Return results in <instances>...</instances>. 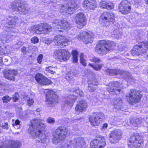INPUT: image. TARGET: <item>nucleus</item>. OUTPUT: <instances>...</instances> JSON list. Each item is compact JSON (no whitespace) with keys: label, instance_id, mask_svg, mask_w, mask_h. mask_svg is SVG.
Instances as JSON below:
<instances>
[{"label":"nucleus","instance_id":"obj_1","mask_svg":"<svg viewBox=\"0 0 148 148\" xmlns=\"http://www.w3.org/2000/svg\"><path fill=\"white\" fill-rule=\"evenodd\" d=\"M45 126L44 120L35 119L31 121L28 131L32 138H35L38 136V141L45 144L47 140V137L43 133V130Z\"/></svg>","mask_w":148,"mask_h":148},{"label":"nucleus","instance_id":"obj_2","mask_svg":"<svg viewBox=\"0 0 148 148\" xmlns=\"http://www.w3.org/2000/svg\"><path fill=\"white\" fill-rule=\"evenodd\" d=\"M115 43L108 40H101L99 42L95 48L96 52L101 55H106L109 51L115 48Z\"/></svg>","mask_w":148,"mask_h":148},{"label":"nucleus","instance_id":"obj_3","mask_svg":"<svg viewBox=\"0 0 148 148\" xmlns=\"http://www.w3.org/2000/svg\"><path fill=\"white\" fill-rule=\"evenodd\" d=\"M85 143L84 138L77 137L64 141L60 146H58L56 148H82Z\"/></svg>","mask_w":148,"mask_h":148},{"label":"nucleus","instance_id":"obj_4","mask_svg":"<svg viewBox=\"0 0 148 148\" xmlns=\"http://www.w3.org/2000/svg\"><path fill=\"white\" fill-rule=\"evenodd\" d=\"M67 131L66 127L64 126H60L54 131L52 134L53 144L57 145L64 140L66 137Z\"/></svg>","mask_w":148,"mask_h":148},{"label":"nucleus","instance_id":"obj_5","mask_svg":"<svg viewBox=\"0 0 148 148\" xmlns=\"http://www.w3.org/2000/svg\"><path fill=\"white\" fill-rule=\"evenodd\" d=\"M143 143V137L140 134L134 133L131 136L128 145L129 148H139Z\"/></svg>","mask_w":148,"mask_h":148},{"label":"nucleus","instance_id":"obj_6","mask_svg":"<svg viewBox=\"0 0 148 148\" xmlns=\"http://www.w3.org/2000/svg\"><path fill=\"white\" fill-rule=\"evenodd\" d=\"M142 97L141 92L137 90H131L126 96L128 102L132 105L139 102Z\"/></svg>","mask_w":148,"mask_h":148},{"label":"nucleus","instance_id":"obj_7","mask_svg":"<svg viewBox=\"0 0 148 148\" xmlns=\"http://www.w3.org/2000/svg\"><path fill=\"white\" fill-rule=\"evenodd\" d=\"M52 27L49 24L46 23H41L32 26L29 29L32 33H38L47 34L51 31Z\"/></svg>","mask_w":148,"mask_h":148},{"label":"nucleus","instance_id":"obj_8","mask_svg":"<svg viewBox=\"0 0 148 148\" xmlns=\"http://www.w3.org/2000/svg\"><path fill=\"white\" fill-rule=\"evenodd\" d=\"M79 7V5L73 0L68 1L67 4L62 5L60 9L61 13L64 14L67 13L71 14L73 12V10H76Z\"/></svg>","mask_w":148,"mask_h":148},{"label":"nucleus","instance_id":"obj_9","mask_svg":"<svg viewBox=\"0 0 148 148\" xmlns=\"http://www.w3.org/2000/svg\"><path fill=\"white\" fill-rule=\"evenodd\" d=\"M148 48V42H140L131 50V54L133 56H137L145 53Z\"/></svg>","mask_w":148,"mask_h":148},{"label":"nucleus","instance_id":"obj_10","mask_svg":"<svg viewBox=\"0 0 148 148\" xmlns=\"http://www.w3.org/2000/svg\"><path fill=\"white\" fill-rule=\"evenodd\" d=\"M11 8L14 10L18 11L22 14H27L29 10V8L27 4L22 3L13 2L11 4Z\"/></svg>","mask_w":148,"mask_h":148},{"label":"nucleus","instance_id":"obj_11","mask_svg":"<svg viewBox=\"0 0 148 148\" xmlns=\"http://www.w3.org/2000/svg\"><path fill=\"white\" fill-rule=\"evenodd\" d=\"M105 71L106 72L107 74L111 75H123L125 77H126V79L127 82H135V79L132 78L131 75H129V74H127L124 71L116 69H105Z\"/></svg>","mask_w":148,"mask_h":148},{"label":"nucleus","instance_id":"obj_12","mask_svg":"<svg viewBox=\"0 0 148 148\" xmlns=\"http://www.w3.org/2000/svg\"><path fill=\"white\" fill-rule=\"evenodd\" d=\"M70 56V53L68 51L61 49L56 50L54 54L55 58L60 62L69 59Z\"/></svg>","mask_w":148,"mask_h":148},{"label":"nucleus","instance_id":"obj_13","mask_svg":"<svg viewBox=\"0 0 148 148\" xmlns=\"http://www.w3.org/2000/svg\"><path fill=\"white\" fill-rule=\"evenodd\" d=\"M115 14L114 12H104L100 16L99 21L101 23L108 22L113 23L115 21Z\"/></svg>","mask_w":148,"mask_h":148},{"label":"nucleus","instance_id":"obj_14","mask_svg":"<svg viewBox=\"0 0 148 148\" xmlns=\"http://www.w3.org/2000/svg\"><path fill=\"white\" fill-rule=\"evenodd\" d=\"M104 115L100 112H96L93 113V115L89 118V120L91 124L94 126H98L100 123L101 119L103 118Z\"/></svg>","mask_w":148,"mask_h":148},{"label":"nucleus","instance_id":"obj_15","mask_svg":"<svg viewBox=\"0 0 148 148\" xmlns=\"http://www.w3.org/2000/svg\"><path fill=\"white\" fill-rule=\"evenodd\" d=\"M119 8L120 12L122 14H127L130 12L131 4L127 1H123L119 4Z\"/></svg>","mask_w":148,"mask_h":148},{"label":"nucleus","instance_id":"obj_16","mask_svg":"<svg viewBox=\"0 0 148 148\" xmlns=\"http://www.w3.org/2000/svg\"><path fill=\"white\" fill-rule=\"evenodd\" d=\"M121 85V84L118 82H111L109 84L107 90L110 94L117 95L121 91V89L118 88Z\"/></svg>","mask_w":148,"mask_h":148},{"label":"nucleus","instance_id":"obj_17","mask_svg":"<svg viewBox=\"0 0 148 148\" xmlns=\"http://www.w3.org/2000/svg\"><path fill=\"white\" fill-rule=\"evenodd\" d=\"M106 145V140L103 137L93 140L90 143L91 148H104Z\"/></svg>","mask_w":148,"mask_h":148},{"label":"nucleus","instance_id":"obj_18","mask_svg":"<svg viewBox=\"0 0 148 148\" xmlns=\"http://www.w3.org/2000/svg\"><path fill=\"white\" fill-rule=\"evenodd\" d=\"M122 133L121 130H115L111 132L109 135V140L112 143H116L121 139Z\"/></svg>","mask_w":148,"mask_h":148},{"label":"nucleus","instance_id":"obj_19","mask_svg":"<svg viewBox=\"0 0 148 148\" xmlns=\"http://www.w3.org/2000/svg\"><path fill=\"white\" fill-rule=\"evenodd\" d=\"M53 23L54 25V27L58 29H68L71 27L70 24L65 20L55 19L53 21Z\"/></svg>","mask_w":148,"mask_h":148},{"label":"nucleus","instance_id":"obj_20","mask_svg":"<svg viewBox=\"0 0 148 148\" xmlns=\"http://www.w3.org/2000/svg\"><path fill=\"white\" fill-rule=\"evenodd\" d=\"M77 38H79L85 44H87L92 42L93 35L91 33L84 32L79 34L77 36Z\"/></svg>","mask_w":148,"mask_h":148},{"label":"nucleus","instance_id":"obj_21","mask_svg":"<svg viewBox=\"0 0 148 148\" xmlns=\"http://www.w3.org/2000/svg\"><path fill=\"white\" fill-rule=\"evenodd\" d=\"M75 22L77 27L81 28L85 25L86 23V16L82 12L77 13L75 17Z\"/></svg>","mask_w":148,"mask_h":148},{"label":"nucleus","instance_id":"obj_22","mask_svg":"<svg viewBox=\"0 0 148 148\" xmlns=\"http://www.w3.org/2000/svg\"><path fill=\"white\" fill-rule=\"evenodd\" d=\"M58 96L52 90L47 92L46 94V101L48 104L51 105L56 103L58 101Z\"/></svg>","mask_w":148,"mask_h":148},{"label":"nucleus","instance_id":"obj_23","mask_svg":"<svg viewBox=\"0 0 148 148\" xmlns=\"http://www.w3.org/2000/svg\"><path fill=\"white\" fill-rule=\"evenodd\" d=\"M53 41L56 45L58 46L61 48L67 45L68 42V40L67 39L60 35L55 36Z\"/></svg>","mask_w":148,"mask_h":148},{"label":"nucleus","instance_id":"obj_24","mask_svg":"<svg viewBox=\"0 0 148 148\" xmlns=\"http://www.w3.org/2000/svg\"><path fill=\"white\" fill-rule=\"evenodd\" d=\"M35 78L36 82L41 85H48L51 82L50 80L39 73L36 75Z\"/></svg>","mask_w":148,"mask_h":148},{"label":"nucleus","instance_id":"obj_25","mask_svg":"<svg viewBox=\"0 0 148 148\" xmlns=\"http://www.w3.org/2000/svg\"><path fill=\"white\" fill-rule=\"evenodd\" d=\"M77 96L73 95H71L68 96L64 103V107L70 109L73 106V103L76 100V97Z\"/></svg>","mask_w":148,"mask_h":148},{"label":"nucleus","instance_id":"obj_26","mask_svg":"<svg viewBox=\"0 0 148 148\" xmlns=\"http://www.w3.org/2000/svg\"><path fill=\"white\" fill-rule=\"evenodd\" d=\"M17 74V71L13 69L6 70L3 72L5 78L13 81L15 80V77Z\"/></svg>","mask_w":148,"mask_h":148},{"label":"nucleus","instance_id":"obj_27","mask_svg":"<svg viewBox=\"0 0 148 148\" xmlns=\"http://www.w3.org/2000/svg\"><path fill=\"white\" fill-rule=\"evenodd\" d=\"M83 7L88 10H93L97 7V4L95 0H85L83 3Z\"/></svg>","mask_w":148,"mask_h":148},{"label":"nucleus","instance_id":"obj_28","mask_svg":"<svg viewBox=\"0 0 148 148\" xmlns=\"http://www.w3.org/2000/svg\"><path fill=\"white\" fill-rule=\"evenodd\" d=\"M88 107V104L85 100L81 101L77 104L75 108V110L78 113H82L86 110Z\"/></svg>","mask_w":148,"mask_h":148},{"label":"nucleus","instance_id":"obj_29","mask_svg":"<svg viewBox=\"0 0 148 148\" xmlns=\"http://www.w3.org/2000/svg\"><path fill=\"white\" fill-rule=\"evenodd\" d=\"M10 21L8 22V24L6 26L7 27V30L8 31H11L14 32V30L15 29V24L17 22V20L18 19L17 17L14 16L11 17L9 16Z\"/></svg>","mask_w":148,"mask_h":148},{"label":"nucleus","instance_id":"obj_30","mask_svg":"<svg viewBox=\"0 0 148 148\" xmlns=\"http://www.w3.org/2000/svg\"><path fill=\"white\" fill-rule=\"evenodd\" d=\"M88 82V90L91 92H94L97 88L98 84V82L95 79H89Z\"/></svg>","mask_w":148,"mask_h":148},{"label":"nucleus","instance_id":"obj_31","mask_svg":"<svg viewBox=\"0 0 148 148\" xmlns=\"http://www.w3.org/2000/svg\"><path fill=\"white\" fill-rule=\"evenodd\" d=\"M100 7L108 10H110L114 8V6L112 3L110 1H102L100 3Z\"/></svg>","mask_w":148,"mask_h":148},{"label":"nucleus","instance_id":"obj_32","mask_svg":"<svg viewBox=\"0 0 148 148\" xmlns=\"http://www.w3.org/2000/svg\"><path fill=\"white\" fill-rule=\"evenodd\" d=\"M8 46H5L3 48L0 46V55H3L9 53L10 52V50ZM2 57L0 55V64H2Z\"/></svg>","mask_w":148,"mask_h":148},{"label":"nucleus","instance_id":"obj_33","mask_svg":"<svg viewBox=\"0 0 148 148\" xmlns=\"http://www.w3.org/2000/svg\"><path fill=\"white\" fill-rule=\"evenodd\" d=\"M114 108L119 110L122 107V101L121 98L118 97L114 99L113 102Z\"/></svg>","mask_w":148,"mask_h":148},{"label":"nucleus","instance_id":"obj_34","mask_svg":"<svg viewBox=\"0 0 148 148\" xmlns=\"http://www.w3.org/2000/svg\"><path fill=\"white\" fill-rule=\"evenodd\" d=\"M76 75V74L73 71H69L66 74V79L68 80H71Z\"/></svg>","mask_w":148,"mask_h":148},{"label":"nucleus","instance_id":"obj_35","mask_svg":"<svg viewBox=\"0 0 148 148\" xmlns=\"http://www.w3.org/2000/svg\"><path fill=\"white\" fill-rule=\"evenodd\" d=\"M130 123L131 124L135 127H136L137 126L139 125L141 123V120L140 119L134 118L131 119H130Z\"/></svg>","mask_w":148,"mask_h":148},{"label":"nucleus","instance_id":"obj_36","mask_svg":"<svg viewBox=\"0 0 148 148\" xmlns=\"http://www.w3.org/2000/svg\"><path fill=\"white\" fill-rule=\"evenodd\" d=\"M103 64H101L95 65L89 63L88 65L92 67L94 70L98 71L101 68Z\"/></svg>","mask_w":148,"mask_h":148},{"label":"nucleus","instance_id":"obj_37","mask_svg":"<svg viewBox=\"0 0 148 148\" xmlns=\"http://www.w3.org/2000/svg\"><path fill=\"white\" fill-rule=\"evenodd\" d=\"M55 67H52L51 66H49L48 67H46L45 69V71L51 73V74H54L56 73V72L53 70Z\"/></svg>","mask_w":148,"mask_h":148},{"label":"nucleus","instance_id":"obj_38","mask_svg":"<svg viewBox=\"0 0 148 148\" xmlns=\"http://www.w3.org/2000/svg\"><path fill=\"white\" fill-rule=\"evenodd\" d=\"M89 61L92 62H93L96 63L101 62V60L98 58L95 57L90 58L89 59Z\"/></svg>","mask_w":148,"mask_h":148},{"label":"nucleus","instance_id":"obj_39","mask_svg":"<svg viewBox=\"0 0 148 148\" xmlns=\"http://www.w3.org/2000/svg\"><path fill=\"white\" fill-rule=\"evenodd\" d=\"M1 38L2 41L4 40L6 42H8V41L11 40V38L10 36L7 34L3 35Z\"/></svg>","mask_w":148,"mask_h":148},{"label":"nucleus","instance_id":"obj_40","mask_svg":"<svg viewBox=\"0 0 148 148\" xmlns=\"http://www.w3.org/2000/svg\"><path fill=\"white\" fill-rule=\"evenodd\" d=\"M113 33L115 36L118 38H120L122 35V33L120 32L119 30L114 31Z\"/></svg>","mask_w":148,"mask_h":148},{"label":"nucleus","instance_id":"obj_41","mask_svg":"<svg viewBox=\"0 0 148 148\" xmlns=\"http://www.w3.org/2000/svg\"><path fill=\"white\" fill-rule=\"evenodd\" d=\"M47 122L51 124H53L55 122V119L52 117H50L47 119Z\"/></svg>","mask_w":148,"mask_h":148},{"label":"nucleus","instance_id":"obj_42","mask_svg":"<svg viewBox=\"0 0 148 148\" xmlns=\"http://www.w3.org/2000/svg\"><path fill=\"white\" fill-rule=\"evenodd\" d=\"M11 99V98L8 95L5 96L3 97L2 100L3 102L7 103Z\"/></svg>","mask_w":148,"mask_h":148},{"label":"nucleus","instance_id":"obj_43","mask_svg":"<svg viewBox=\"0 0 148 148\" xmlns=\"http://www.w3.org/2000/svg\"><path fill=\"white\" fill-rule=\"evenodd\" d=\"M74 92L75 93L77 94L80 96H83V92L80 89L78 88L76 89Z\"/></svg>","mask_w":148,"mask_h":148},{"label":"nucleus","instance_id":"obj_44","mask_svg":"<svg viewBox=\"0 0 148 148\" xmlns=\"http://www.w3.org/2000/svg\"><path fill=\"white\" fill-rule=\"evenodd\" d=\"M16 111L17 114H18V115H19L21 116L22 115V113H23V112H22V108L21 107H18L17 108H16Z\"/></svg>","mask_w":148,"mask_h":148},{"label":"nucleus","instance_id":"obj_45","mask_svg":"<svg viewBox=\"0 0 148 148\" xmlns=\"http://www.w3.org/2000/svg\"><path fill=\"white\" fill-rule=\"evenodd\" d=\"M43 57V56L42 54H40L37 58V62L39 64H41L42 63V60Z\"/></svg>","mask_w":148,"mask_h":148},{"label":"nucleus","instance_id":"obj_46","mask_svg":"<svg viewBox=\"0 0 148 148\" xmlns=\"http://www.w3.org/2000/svg\"><path fill=\"white\" fill-rule=\"evenodd\" d=\"M26 97L27 98L26 99L27 100L28 105L30 106L34 103V100L32 99H30V98L27 97Z\"/></svg>","mask_w":148,"mask_h":148},{"label":"nucleus","instance_id":"obj_47","mask_svg":"<svg viewBox=\"0 0 148 148\" xmlns=\"http://www.w3.org/2000/svg\"><path fill=\"white\" fill-rule=\"evenodd\" d=\"M32 43H38L39 41V39L37 37H34L31 39Z\"/></svg>","mask_w":148,"mask_h":148},{"label":"nucleus","instance_id":"obj_48","mask_svg":"<svg viewBox=\"0 0 148 148\" xmlns=\"http://www.w3.org/2000/svg\"><path fill=\"white\" fill-rule=\"evenodd\" d=\"M18 97L19 95L18 94V93L15 92L13 97V100L15 102L17 101L18 100Z\"/></svg>","mask_w":148,"mask_h":148},{"label":"nucleus","instance_id":"obj_49","mask_svg":"<svg viewBox=\"0 0 148 148\" xmlns=\"http://www.w3.org/2000/svg\"><path fill=\"white\" fill-rule=\"evenodd\" d=\"M72 52L73 57H74L75 56L76 57H77L78 52L76 50H73Z\"/></svg>","mask_w":148,"mask_h":148},{"label":"nucleus","instance_id":"obj_50","mask_svg":"<svg viewBox=\"0 0 148 148\" xmlns=\"http://www.w3.org/2000/svg\"><path fill=\"white\" fill-rule=\"evenodd\" d=\"M23 44V42L22 41H19L16 45V48H19Z\"/></svg>","mask_w":148,"mask_h":148},{"label":"nucleus","instance_id":"obj_51","mask_svg":"<svg viewBox=\"0 0 148 148\" xmlns=\"http://www.w3.org/2000/svg\"><path fill=\"white\" fill-rule=\"evenodd\" d=\"M12 148H19V144L16 142L14 141Z\"/></svg>","mask_w":148,"mask_h":148},{"label":"nucleus","instance_id":"obj_52","mask_svg":"<svg viewBox=\"0 0 148 148\" xmlns=\"http://www.w3.org/2000/svg\"><path fill=\"white\" fill-rule=\"evenodd\" d=\"M80 60V62L81 64L84 66H86L87 65L86 63V61L85 59H82Z\"/></svg>","mask_w":148,"mask_h":148},{"label":"nucleus","instance_id":"obj_53","mask_svg":"<svg viewBox=\"0 0 148 148\" xmlns=\"http://www.w3.org/2000/svg\"><path fill=\"white\" fill-rule=\"evenodd\" d=\"M29 113H30V111L29 110H27L23 112L22 115L25 116V115L29 114Z\"/></svg>","mask_w":148,"mask_h":148},{"label":"nucleus","instance_id":"obj_54","mask_svg":"<svg viewBox=\"0 0 148 148\" xmlns=\"http://www.w3.org/2000/svg\"><path fill=\"white\" fill-rule=\"evenodd\" d=\"M108 125L107 123H104L103 125L101 128V130L103 131L105 130L107 128Z\"/></svg>","mask_w":148,"mask_h":148},{"label":"nucleus","instance_id":"obj_55","mask_svg":"<svg viewBox=\"0 0 148 148\" xmlns=\"http://www.w3.org/2000/svg\"><path fill=\"white\" fill-rule=\"evenodd\" d=\"M52 42V40L50 39H47L46 40H45V43L47 45H49Z\"/></svg>","mask_w":148,"mask_h":148},{"label":"nucleus","instance_id":"obj_56","mask_svg":"<svg viewBox=\"0 0 148 148\" xmlns=\"http://www.w3.org/2000/svg\"><path fill=\"white\" fill-rule=\"evenodd\" d=\"M20 121L19 120H16L15 121V124H12L13 126H14L16 125H17L19 124Z\"/></svg>","mask_w":148,"mask_h":148},{"label":"nucleus","instance_id":"obj_57","mask_svg":"<svg viewBox=\"0 0 148 148\" xmlns=\"http://www.w3.org/2000/svg\"><path fill=\"white\" fill-rule=\"evenodd\" d=\"M78 61V57L75 56L73 57V62L74 63H76Z\"/></svg>","mask_w":148,"mask_h":148},{"label":"nucleus","instance_id":"obj_58","mask_svg":"<svg viewBox=\"0 0 148 148\" xmlns=\"http://www.w3.org/2000/svg\"><path fill=\"white\" fill-rule=\"evenodd\" d=\"M5 114L6 115V116L8 118H10L12 116V114L9 113L8 112H5Z\"/></svg>","mask_w":148,"mask_h":148},{"label":"nucleus","instance_id":"obj_59","mask_svg":"<svg viewBox=\"0 0 148 148\" xmlns=\"http://www.w3.org/2000/svg\"><path fill=\"white\" fill-rule=\"evenodd\" d=\"M21 51L24 54H25L26 52V47H23L21 49Z\"/></svg>","mask_w":148,"mask_h":148},{"label":"nucleus","instance_id":"obj_60","mask_svg":"<svg viewBox=\"0 0 148 148\" xmlns=\"http://www.w3.org/2000/svg\"><path fill=\"white\" fill-rule=\"evenodd\" d=\"M3 127L4 129H8V124L7 123H5L4 125H3Z\"/></svg>","mask_w":148,"mask_h":148},{"label":"nucleus","instance_id":"obj_61","mask_svg":"<svg viewBox=\"0 0 148 148\" xmlns=\"http://www.w3.org/2000/svg\"><path fill=\"white\" fill-rule=\"evenodd\" d=\"M132 1L134 4H138L139 0H132Z\"/></svg>","mask_w":148,"mask_h":148},{"label":"nucleus","instance_id":"obj_62","mask_svg":"<svg viewBox=\"0 0 148 148\" xmlns=\"http://www.w3.org/2000/svg\"><path fill=\"white\" fill-rule=\"evenodd\" d=\"M84 54L83 53H81L80 55V60H82V59H84Z\"/></svg>","mask_w":148,"mask_h":148},{"label":"nucleus","instance_id":"obj_63","mask_svg":"<svg viewBox=\"0 0 148 148\" xmlns=\"http://www.w3.org/2000/svg\"><path fill=\"white\" fill-rule=\"evenodd\" d=\"M40 111V109L39 108H37L36 109V111L37 112H39Z\"/></svg>","mask_w":148,"mask_h":148},{"label":"nucleus","instance_id":"obj_64","mask_svg":"<svg viewBox=\"0 0 148 148\" xmlns=\"http://www.w3.org/2000/svg\"><path fill=\"white\" fill-rule=\"evenodd\" d=\"M145 71H147V73H145L148 74V69H146ZM144 72V73H145V72Z\"/></svg>","mask_w":148,"mask_h":148}]
</instances>
